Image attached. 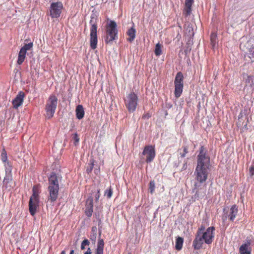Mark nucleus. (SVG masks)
I'll return each mask as SVG.
<instances>
[{
  "mask_svg": "<svg viewBox=\"0 0 254 254\" xmlns=\"http://www.w3.org/2000/svg\"><path fill=\"white\" fill-rule=\"evenodd\" d=\"M210 166V157L207 155V150L201 146L197 157V166L194 171L195 179L198 183H195L193 190H195L194 197L197 199L206 195V186L202 184L208 178Z\"/></svg>",
  "mask_w": 254,
  "mask_h": 254,
  "instance_id": "1",
  "label": "nucleus"
},
{
  "mask_svg": "<svg viewBox=\"0 0 254 254\" xmlns=\"http://www.w3.org/2000/svg\"><path fill=\"white\" fill-rule=\"evenodd\" d=\"M215 228L213 226L208 227L202 235L195 236L193 241L192 246L194 250H199L203 244V241L208 245L211 244L214 238Z\"/></svg>",
  "mask_w": 254,
  "mask_h": 254,
  "instance_id": "2",
  "label": "nucleus"
},
{
  "mask_svg": "<svg viewBox=\"0 0 254 254\" xmlns=\"http://www.w3.org/2000/svg\"><path fill=\"white\" fill-rule=\"evenodd\" d=\"M48 190L49 192L48 201H50L51 202H55L58 198L59 190L58 177L55 173L51 174L49 178Z\"/></svg>",
  "mask_w": 254,
  "mask_h": 254,
  "instance_id": "3",
  "label": "nucleus"
},
{
  "mask_svg": "<svg viewBox=\"0 0 254 254\" xmlns=\"http://www.w3.org/2000/svg\"><path fill=\"white\" fill-rule=\"evenodd\" d=\"M97 23L98 18L97 16L92 15L89 22L91 25L90 28V46L93 50H94L97 48L98 43Z\"/></svg>",
  "mask_w": 254,
  "mask_h": 254,
  "instance_id": "4",
  "label": "nucleus"
},
{
  "mask_svg": "<svg viewBox=\"0 0 254 254\" xmlns=\"http://www.w3.org/2000/svg\"><path fill=\"white\" fill-rule=\"evenodd\" d=\"M117 25L115 21L111 20L107 25L105 42L106 44H111L114 40L118 39Z\"/></svg>",
  "mask_w": 254,
  "mask_h": 254,
  "instance_id": "5",
  "label": "nucleus"
},
{
  "mask_svg": "<svg viewBox=\"0 0 254 254\" xmlns=\"http://www.w3.org/2000/svg\"><path fill=\"white\" fill-rule=\"evenodd\" d=\"M58 104V98L54 94L49 97L45 106L46 117L49 119L52 118L55 113Z\"/></svg>",
  "mask_w": 254,
  "mask_h": 254,
  "instance_id": "6",
  "label": "nucleus"
},
{
  "mask_svg": "<svg viewBox=\"0 0 254 254\" xmlns=\"http://www.w3.org/2000/svg\"><path fill=\"white\" fill-rule=\"evenodd\" d=\"M138 97L134 92L129 93L125 99V104L129 112H133L137 107Z\"/></svg>",
  "mask_w": 254,
  "mask_h": 254,
  "instance_id": "7",
  "label": "nucleus"
},
{
  "mask_svg": "<svg viewBox=\"0 0 254 254\" xmlns=\"http://www.w3.org/2000/svg\"><path fill=\"white\" fill-rule=\"evenodd\" d=\"M184 75L181 72H178L175 78V91L174 94L176 98L180 97L183 92L184 87Z\"/></svg>",
  "mask_w": 254,
  "mask_h": 254,
  "instance_id": "8",
  "label": "nucleus"
},
{
  "mask_svg": "<svg viewBox=\"0 0 254 254\" xmlns=\"http://www.w3.org/2000/svg\"><path fill=\"white\" fill-rule=\"evenodd\" d=\"M142 155L145 157L146 163H150L153 161L156 156L155 146L153 145H146L143 149Z\"/></svg>",
  "mask_w": 254,
  "mask_h": 254,
  "instance_id": "9",
  "label": "nucleus"
},
{
  "mask_svg": "<svg viewBox=\"0 0 254 254\" xmlns=\"http://www.w3.org/2000/svg\"><path fill=\"white\" fill-rule=\"evenodd\" d=\"M63 5L62 2H52L50 7V15L52 18H58L60 16Z\"/></svg>",
  "mask_w": 254,
  "mask_h": 254,
  "instance_id": "10",
  "label": "nucleus"
},
{
  "mask_svg": "<svg viewBox=\"0 0 254 254\" xmlns=\"http://www.w3.org/2000/svg\"><path fill=\"white\" fill-rule=\"evenodd\" d=\"M40 198L30 196L28 206L29 211L32 216H34L39 207Z\"/></svg>",
  "mask_w": 254,
  "mask_h": 254,
  "instance_id": "11",
  "label": "nucleus"
},
{
  "mask_svg": "<svg viewBox=\"0 0 254 254\" xmlns=\"http://www.w3.org/2000/svg\"><path fill=\"white\" fill-rule=\"evenodd\" d=\"M226 209V208L223 209V212L224 213V214L223 215V220H226L227 218H228L231 221H234L235 218L237 215V213L238 212V206L236 204L233 205L230 208V212L229 214H228L227 212H225Z\"/></svg>",
  "mask_w": 254,
  "mask_h": 254,
  "instance_id": "12",
  "label": "nucleus"
},
{
  "mask_svg": "<svg viewBox=\"0 0 254 254\" xmlns=\"http://www.w3.org/2000/svg\"><path fill=\"white\" fill-rule=\"evenodd\" d=\"M93 212V198L89 196L86 201L85 214L88 218H90Z\"/></svg>",
  "mask_w": 254,
  "mask_h": 254,
  "instance_id": "13",
  "label": "nucleus"
},
{
  "mask_svg": "<svg viewBox=\"0 0 254 254\" xmlns=\"http://www.w3.org/2000/svg\"><path fill=\"white\" fill-rule=\"evenodd\" d=\"M24 92L22 91H20L18 92L16 97L13 100L12 102L13 108L16 109L22 104L24 100Z\"/></svg>",
  "mask_w": 254,
  "mask_h": 254,
  "instance_id": "14",
  "label": "nucleus"
},
{
  "mask_svg": "<svg viewBox=\"0 0 254 254\" xmlns=\"http://www.w3.org/2000/svg\"><path fill=\"white\" fill-rule=\"evenodd\" d=\"M101 235V231L99 232V238L97 242V246L95 249V254H103L104 248V240L100 238Z\"/></svg>",
  "mask_w": 254,
  "mask_h": 254,
  "instance_id": "15",
  "label": "nucleus"
},
{
  "mask_svg": "<svg viewBox=\"0 0 254 254\" xmlns=\"http://www.w3.org/2000/svg\"><path fill=\"white\" fill-rule=\"evenodd\" d=\"M193 3V0H185V7L184 9L183 14L186 17L190 14Z\"/></svg>",
  "mask_w": 254,
  "mask_h": 254,
  "instance_id": "16",
  "label": "nucleus"
},
{
  "mask_svg": "<svg viewBox=\"0 0 254 254\" xmlns=\"http://www.w3.org/2000/svg\"><path fill=\"white\" fill-rule=\"evenodd\" d=\"M135 33L136 30L134 28V26L129 28L127 32V35L128 36V38H127V40L128 42L131 43L135 38Z\"/></svg>",
  "mask_w": 254,
  "mask_h": 254,
  "instance_id": "17",
  "label": "nucleus"
},
{
  "mask_svg": "<svg viewBox=\"0 0 254 254\" xmlns=\"http://www.w3.org/2000/svg\"><path fill=\"white\" fill-rule=\"evenodd\" d=\"M76 118L79 119H82L84 116V108L81 105H78L75 110Z\"/></svg>",
  "mask_w": 254,
  "mask_h": 254,
  "instance_id": "18",
  "label": "nucleus"
},
{
  "mask_svg": "<svg viewBox=\"0 0 254 254\" xmlns=\"http://www.w3.org/2000/svg\"><path fill=\"white\" fill-rule=\"evenodd\" d=\"M41 193V186L40 184H37L33 187L32 194L31 197H37L40 198L39 194Z\"/></svg>",
  "mask_w": 254,
  "mask_h": 254,
  "instance_id": "19",
  "label": "nucleus"
},
{
  "mask_svg": "<svg viewBox=\"0 0 254 254\" xmlns=\"http://www.w3.org/2000/svg\"><path fill=\"white\" fill-rule=\"evenodd\" d=\"M26 53L20 50L17 61L18 64L20 65L23 63L26 57Z\"/></svg>",
  "mask_w": 254,
  "mask_h": 254,
  "instance_id": "20",
  "label": "nucleus"
},
{
  "mask_svg": "<svg viewBox=\"0 0 254 254\" xmlns=\"http://www.w3.org/2000/svg\"><path fill=\"white\" fill-rule=\"evenodd\" d=\"M184 242V239L183 238L178 237L176 241L175 248L176 249L180 251L182 249L183 245Z\"/></svg>",
  "mask_w": 254,
  "mask_h": 254,
  "instance_id": "21",
  "label": "nucleus"
},
{
  "mask_svg": "<svg viewBox=\"0 0 254 254\" xmlns=\"http://www.w3.org/2000/svg\"><path fill=\"white\" fill-rule=\"evenodd\" d=\"M249 245L247 244H243L240 248V254H251V252L248 250Z\"/></svg>",
  "mask_w": 254,
  "mask_h": 254,
  "instance_id": "22",
  "label": "nucleus"
},
{
  "mask_svg": "<svg viewBox=\"0 0 254 254\" xmlns=\"http://www.w3.org/2000/svg\"><path fill=\"white\" fill-rule=\"evenodd\" d=\"M217 35L215 33H212L210 35V42L212 47L214 48L216 44Z\"/></svg>",
  "mask_w": 254,
  "mask_h": 254,
  "instance_id": "23",
  "label": "nucleus"
},
{
  "mask_svg": "<svg viewBox=\"0 0 254 254\" xmlns=\"http://www.w3.org/2000/svg\"><path fill=\"white\" fill-rule=\"evenodd\" d=\"M162 46L159 43H157L155 45V48L154 50V53L156 56H159L162 54L161 51Z\"/></svg>",
  "mask_w": 254,
  "mask_h": 254,
  "instance_id": "24",
  "label": "nucleus"
},
{
  "mask_svg": "<svg viewBox=\"0 0 254 254\" xmlns=\"http://www.w3.org/2000/svg\"><path fill=\"white\" fill-rule=\"evenodd\" d=\"M6 174H11L12 166L11 163L8 161L4 163Z\"/></svg>",
  "mask_w": 254,
  "mask_h": 254,
  "instance_id": "25",
  "label": "nucleus"
},
{
  "mask_svg": "<svg viewBox=\"0 0 254 254\" xmlns=\"http://www.w3.org/2000/svg\"><path fill=\"white\" fill-rule=\"evenodd\" d=\"M33 46V43H30L29 44H25L23 47H22L20 50L23 51V52L26 53L27 51L30 50V49Z\"/></svg>",
  "mask_w": 254,
  "mask_h": 254,
  "instance_id": "26",
  "label": "nucleus"
},
{
  "mask_svg": "<svg viewBox=\"0 0 254 254\" xmlns=\"http://www.w3.org/2000/svg\"><path fill=\"white\" fill-rule=\"evenodd\" d=\"M73 140L74 141V144L75 145H77L79 141V137L77 133H75L73 134L72 136Z\"/></svg>",
  "mask_w": 254,
  "mask_h": 254,
  "instance_id": "27",
  "label": "nucleus"
},
{
  "mask_svg": "<svg viewBox=\"0 0 254 254\" xmlns=\"http://www.w3.org/2000/svg\"><path fill=\"white\" fill-rule=\"evenodd\" d=\"M90 244V242L88 239H84L81 245V249L82 250H84L85 249L86 246H89Z\"/></svg>",
  "mask_w": 254,
  "mask_h": 254,
  "instance_id": "28",
  "label": "nucleus"
},
{
  "mask_svg": "<svg viewBox=\"0 0 254 254\" xmlns=\"http://www.w3.org/2000/svg\"><path fill=\"white\" fill-rule=\"evenodd\" d=\"M155 183L154 181H150L149 183V189L151 193H153L155 190Z\"/></svg>",
  "mask_w": 254,
  "mask_h": 254,
  "instance_id": "29",
  "label": "nucleus"
},
{
  "mask_svg": "<svg viewBox=\"0 0 254 254\" xmlns=\"http://www.w3.org/2000/svg\"><path fill=\"white\" fill-rule=\"evenodd\" d=\"M205 230V227L203 225H201L200 227L198 229L195 236H200L204 232Z\"/></svg>",
  "mask_w": 254,
  "mask_h": 254,
  "instance_id": "30",
  "label": "nucleus"
},
{
  "mask_svg": "<svg viewBox=\"0 0 254 254\" xmlns=\"http://www.w3.org/2000/svg\"><path fill=\"white\" fill-rule=\"evenodd\" d=\"M113 194V190L110 187L109 190H105L104 195L107 196L108 198H110Z\"/></svg>",
  "mask_w": 254,
  "mask_h": 254,
  "instance_id": "31",
  "label": "nucleus"
},
{
  "mask_svg": "<svg viewBox=\"0 0 254 254\" xmlns=\"http://www.w3.org/2000/svg\"><path fill=\"white\" fill-rule=\"evenodd\" d=\"M101 212H95L94 215V217L96 218L97 220L98 221V225L101 223V219L100 217Z\"/></svg>",
  "mask_w": 254,
  "mask_h": 254,
  "instance_id": "32",
  "label": "nucleus"
},
{
  "mask_svg": "<svg viewBox=\"0 0 254 254\" xmlns=\"http://www.w3.org/2000/svg\"><path fill=\"white\" fill-rule=\"evenodd\" d=\"M183 152L181 153V157L184 158L186 156V154L188 153V147L187 146H183Z\"/></svg>",
  "mask_w": 254,
  "mask_h": 254,
  "instance_id": "33",
  "label": "nucleus"
},
{
  "mask_svg": "<svg viewBox=\"0 0 254 254\" xmlns=\"http://www.w3.org/2000/svg\"><path fill=\"white\" fill-rule=\"evenodd\" d=\"M97 234L92 233L90 236V239L93 244H95L96 241Z\"/></svg>",
  "mask_w": 254,
  "mask_h": 254,
  "instance_id": "34",
  "label": "nucleus"
},
{
  "mask_svg": "<svg viewBox=\"0 0 254 254\" xmlns=\"http://www.w3.org/2000/svg\"><path fill=\"white\" fill-rule=\"evenodd\" d=\"M1 159L2 162L3 163H6L8 161L7 160V157L6 155V153L5 152H2Z\"/></svg>",
  "mask_w": 254,
  "mask_h": 254,
  "instance_id": "35",
  "label": "nucleus"
},
{
  "mask_svg": "<svg viewBox=\"0 0 254 254\" xmlns=\"http://www.w3.org/2000/svg\"><path fill=\"white\" fill-rule=\"evenodd\" d=\"M246 82L248 84H250L251 86L253 85V79L251 76H248L246 80Z\"/></svg>",
  "mask_w": 254,
  "mask_h": 254,
  "instance_id": "36",
  "label": "nucleus"
},
{
  "mask_svg": "<svg viewBox=\"0 0 254 254\" xmlns=\"http://www.w3.org/2000/svg\"><path fill=\"white\" fill-rule=\"evenodd\" d=\"M151 117V114L150 113H144L142 117V119L144 120H148Z\"/></svg>",
  "mask_w": 254,
  "mask_h": 254,
  "instance_id": "37",
  "label": "nucleus"
},
{
  "mask_svg": "<svg viewBox=\"0 0 254 254\" xmlns=\"http://www.w3.org/2000/svg\"><path fill=\"white\" fill-rule=\"evenodd\" d=\"M11 180V174L7 173L4 178L3 182L8 183L9 180Z\"/></svg>",
  "mask_w": 254,
  "mask_h": 254,
  "instance_id": "38",
  "label": "nucleus"
},
{
  "mask_svg": "<svg viewBox=\"0 0 254 254\" xmlns=\"http://www.w3.org/2000/svg\"><path fill=\"white\" fill-rule=\"evenodd\" d=\"M100 196V190H97V192L95 195V201L97 202L98 201L99 197Z\"/></svg>",
  "mask_w": 254,
  "mask_h": 254,
  "instance_id": "39",
  "label": "nucleus"
},
{
  "mask_svg": "<svg viewBox=\"0 0 254 254\" xmlns=\"http://www.w3.org/2000/svg\"><path fill=\"white\" fill-rule=\"evenodd\" d=\"M249 172H250V175L251 177H253L254 175V166H252L250 168Z\"/></svg>",
  "mask_w": 254,
  "mask_h": 254,
  "instance_id": "40",
  "label": "nucleus"
},
{
  "mask_svg": "<svg viewBox=\"0 0 254 254\" xmlns=\"http://www.w3.org/2000/svg\"><path fill=\"white\" fill-rule=\"evenodd\" d=\"M93 166H94V164L93 163H91V166L90 167V168H87V170H86V171L89 173L90 172H91L93 168Z\"/></svg>",
  "mask_w": 254,
  "mask_h": 254,
  "instance_id": "41",
  "label": "nucleus"
},
{
  "mask_svg": "<svg viewBox=\"0 0 254 254\" xmlns=\"http://www.w3.org/2000/svg\"><path fill=\"white\" fill-rule=\"evenodd\" d=\"M91 233L94 234H97V227L96 226H93L92 227Z\"/></svg>",
  "mask_w": 254,
  "mask_h": 254,
  "instance_id": "42",
  "label": "nucleus"
},
{
  "mask_svg": "<svg viewBox=\"0 0 254 254\" xmlns=\"http://www.w3.org/2000/svg\"><path fill=\"white\" fill-rule=\"evenodd\" d=\"M91 250L90 248H88L87 251L84 253V254H91Z\"/></svg>",
  "mask_w": 254,
  "mask_h": 254,
  "instance_id": "43",
  "label": "nucleus"
},
{
  "mask_svg": "<svg viewBox=\"0 0 254 254\" xmlns=\"http://www.w3.org/2000/svg\"><path fill=\"white\" fill-rule=\"evenodd\" d=\"M74 254V250H71L70 252V254Z\"/></svg>",
  "mask_w": 254,
  "mask_h": 254,
  "instance_id": "44",
  "label": "nucleus"
},
{
  "mask_svg": "<svg viewBox=\"0 0 254 254\" xmlns=\"http://www.w3.org/2000/svg\"><path fill=\"white\" fill-rule=\"evenodd\" d=\"M61 254H65V252L64 251H63L61 252Z\"/></svg>",
  "mask_w": 254,
  "mask_h": 254,
  "instance_id": "45",
  "label": "nucleus"
}]
</instances>
